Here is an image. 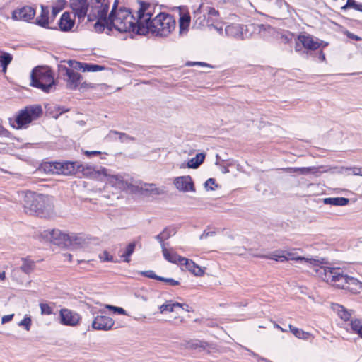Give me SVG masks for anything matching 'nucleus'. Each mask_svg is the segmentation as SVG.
<instances>
[{
  "label": "nucleus",
  "instance_id": "obj_17",
  "mask_svg": "<svg viewBox=\"0 0 362 362\" xmlns=\"http://www.w3.org/2000/svg\"><path fill=\"white\" fill-rule=\"evenodd\" d=\"M136 191L140 192L143 195H160L165 193L163 188L156 187L155 184L144 183L140 187H136Z\"/></svg>",
  "mask_w": 362,
  "mask_h": 362
},
{
  "label": "nucleus",
  "instance_id": "obj_2",
  "mask_svg": "<svg viewBox=\"0 0 362 362\" xmlns=\"http://www.w3.org/2000/svg\"><path fill=\"white\" fill-rule=\"evenodd\" d=\"M176 21L171 14L160 12L153 19L148 26H141L138 30V35H147L151 34L154 37L165 38L175 30Z\"/></svg>",
  "mask_w": 362,
  "mask_h": 362
},
{
  "label": "nucleus",
  "instance_id": "obj_24",
  "mask_svg": "<svg viewBox=\"0 0 362 362\" xmlns=\"http://www.w3.org/2000/svg\"><path fill=\"white\" fill-rule=\"evenodd\" d=\"M35 24L44 28H49V8L47 6L41 5V13L40 16L36 18Z\"/></svg>",
  "mask_w": 362,
  "mask_h": 362
},
{
  "label": "nucleus",
  "instance_id": "obj_6",
  "mask_svg": "<svg viewBox=\"0 0 362 362\" xmlns=\"http://www.w3.org/2000/svg\"><path fill=\"white\" fill-rule=\"evenodd\" d=\"M40 238L59 246H68L72 244H80L81 238L75 235L62 233L59 230H46L40 233Z\"/></svg>",
  "mask_w": 362,
  "mask_h": 362
},
{
  "label": "nucleus",
  "instance_id": "obj_16",
  "mask_svg": "<svg viewBox=\"0 0 362 362\" xmlns=\"http://www.w3.org/2000/svg\"><path fill=\"white\" fill-rule=\"evenodd\" d=\"M175 187L182 192H195L194 182L189 175L177 177L173 182Z\"/></svg>",
  "mask_w": 362,
  "mask_h": 362
},
{
  "label": "nucleus",
  "instance_id": "obj_54",
  "mask_svg": "<svg viewBox=\"0 0 362 362\" xmlns=\"http://www.w3.org/2000/svg\"><path fill=\"white\" fill-rule=\"evenodd\" d=\"M155 239L160 243L162 250L166 249V245H168V243H165V240L164 239L163 235H162L161 233L156 235Z\"/></svg>",
  "mask_w": 362,
  "mask_h": 362
},
{
  "label": "nucleus",
  "instance_id": "obj_49",
  "mask_svg": "<svg viewBox=\"0 0 362 362\" xmlns=\"http://www.w3.org/2000/svg\"><path fill=\"white\" fill-rule=\"evenodd\" d=\"M110 133L119 135V139L121 142H124L126 140H129V141L134 140V137L130 136L129 135H128L125 133H123V132H119L117 131H111Z\"/></svg>",
  "mask_w": 362,
  "mask_h": 362
},
{
  "label": "nucleus",
  "instance_id": "obj_13",
  "mask_svg": "<svg viewBox=\"0 0 362 362\" xmlns=\"http://www.w3.org/2000/svg\"><path fill=\"white\" fill-rule=\"evenodd\" d=\"M70 7L73 10L75 16L79 20H83L88 16L89 3L88 0H70Z\"/></svg>",
  "mask_w": 362,
  "mask_h": 362
},
{
  "label": "nucleus",
  "instance_id": "obj_42",
  "mask_svg": "<svg viewBox=\"0 0 362 362\" xmlns=\"http://www.w3.org/2000/svg\"><path fill=\"white\" fill-rule=\"evenodd\" d=\"M351 328L362 338V320L357 319L351 320Z\"/></svg>",
  "mask_w": 362,
  "mask_h": 362
},
{
  "label": "nucleus",
  "instance_id": "obj_21",
  "mask_svg": "<svg viewBox=\"0 0 362 362\" xmlns=\"http://www.w3.org/2000/svg\"><path fill=\"white\" fill-rule=\"evenodd\" d=\"M322 168H324V167L288 168L286 170L288 173L299 172L302 175L313 174L318 177L322 173L327 171V170H320Z\"/></svg>",
  "mask_w": 362,
  "mask_h": 362
},
{
  "label": "nucleus",
  "instance_id": "obj_61",
  "mask_svg": "<svg viewBox=\"0 0 362 362\" xmlns=\"http://www.w3.org/2000/svg\"><path fill=\"white\" fill-rule=\"evenodd\" d=\"M209 185H215V179L214 178H209L206 182H205V187L207 189V190L210 189V190H213L214 188L211 187H209Z\"/></svg>",
  "mask_w": 362,
  "mask_h": 362
},
{
  "label": "nucleus",
  "instance_id": "obj_55",
  "mask_svg": "<svg viewBox=\"0 0 362 362\" xmlns=\"http://www.w3.org/2000/svg\"><path fill=\"white\" fill-rule=\"evenodd\" d=\"M356 4L357 2L355 0H347L346 4L341 8V10H346L350 8H355Z\"/></svg>",
  "mask_w": 362,
  "mask_h": 362
},
{
  "label": "nucleus",
  "instance_id": "obj_36",
  "mask_svg": "<svg viewBox=\"0 0 362 362\" xmlns=\"http://www.w3.org/2000/svg\"><path fill=\"white\" fill-rule=\"evenodd\" d=\"M12 59V55L7 52H4L3 54L0 55V71L6 73L7 66L11 62Z\"/></svg>",
  "mask_w": 362,
  "mask_h": 362
},
{
  "label": "nucleus",
  "instance_id": "obj_53",
  "mask_svg": "<svg viewBox=\"0 0 362 362\" xmlns=\"http://www.w3.org/2000/svg\"><path fill=\"white\" fill-rule=\"evenodd\" d=\"M159 281L168 283L170 286H177L180 284V282L178 281L175 280L172 278H165L160 276Z\"/></svg>",
  "mask_w": 362,
  "mask_h": 362
},
{
  "label": "nucleus",
  "instance_id": "obj_3",
  "mask_svg": "<svg viewBox=\"0 0 362 362\" xmlns=\"http://www.w3.org/2000/svg\"><path fill=\"white\" fill-rule=\"evenodd\" d=\"M30 86L41 89L45 93L55 90L57 82L54 74L48 66H37L30 74Z\"/></svg>",
  "mask_w": 362,
  "mask_h": 362
},
{
  "label": "nucleus",
  "instance_id": "obj_40",
  "mask_svg": "<svg viewBox=\"0 0 362 362\" xmlns=\"http://www.w3.org/2000/svg\"><path fill=\"white\" fill-rule=\"evenodd\" d=\"M45 109L47 115H49L56 119L59 117V114L57 110V109H59L58 105L45 104Z\"/></svg>",
  "mask_w": 362,
  "mask_h": 362
},
{
  "label": "nucleus",
  "instance_id": "obj_57",
  "mask_svg": "<svg viewBox=\"0 0 362 362\" xmlns=\"http://www.w3.org/2000/svg\"><path fill=\"white\" fill-rule=\"evenodd\" d=\"M100 257L105 262H115L113 260V257L109 255V253L107 251H104L103 254L100 256Z\"/></svg>",
  "mask_w": 362,
  "mask_h": 362
},
{
  "label": "nucleus",
  "instance_id": "obj_37",
  "mask_svg": "<svg viewBox=\"0 0 362 362\" xmlns=\"http://www.w3.org/2000/svg\"><path fill=\"white\" fill-rule=\"evenodd\" d=\"M9 124L14 129L23 128V109L18 110L15 119L9 118Z\"/></svg>",
  "mask_w": 362,
  "mask_h": 362
},
{
  "label": "nucleus",
  "instance_id": "obj_25",
  "mask_svg": "<svg viewBox=\"0 0 362 362\" xmlns=\"http://www.w3.org/2000/svg\"><path fill=\"white\" fill-rule=\"evenodd\" d=\"M181 261H182V265H185L186 269L195 276H202L204 274V270L192 260L184 257Z\"/></svg>",
  "mask_w": 362,
  "mask_h": 362
},
{
  "label": "nucleus",
  "instance_id": "obj_10",
  "mask_svg": "<svg viewBox=\"0 0 362 362\" xmlns=\"http://www.w3.org/2000/svg\"><path fill=\"white\" fill-rule=\"evenodd\" d=\"M59 72L66 81V87L71 90H75L81 83L82 76L80 74L75 72L64 65L59 66Z\"/></svg>",
  "mask_w": 362,
  "mask_h": 362
},
{
  "label": "nucleus",
  "instance_id": "obj_29",
  "mask_svg": "<svg viewBox=\"0 0 362 362\" xmlns=\"http://www.w3.org/2000/svg\"><path fill=\"white\" fill-rule=\"evenodd\" d=\"M97 21L94 24V29L98 33H103L105 28H107L110 31H112L113 27L110 22H109V16L105 17V19H96Z\"/></svg>",
  "mask_w": 362,
  "mask_h": 362
},
{
  "label": "nucleus",
  "instance_id": "obj_31",
  "mask_svg": "<svg viewBox=\"0 0 362 362\" xmlns=\"http://www.w3.org/2000/svg\"><path fill=\"white\" fill-rule=\"evenodd\" d=\"M323 203L327 205L346 206L349 203V199L346 197H328L323 199Z\"/></svg>",
  "mask_w": 362,
  "mask_h": 362
},
{
  "label": "nucleus",
  "instance_id": "obj_30",
  "mask_svg": "<svg viewBox=\"0 0 362 362\" xmlns=\"http://www.w3.org/2000/svg\"><path fill=\"white\" fill-rule=\"evenodd\" d=\"M284 257H286V261H288L289 259H291V260H296V261H298V262H310L312 263L313 262H315L316 261L315 259H306L303 257H301V256H299L296 254V250L293 249L291 251H288V250H284Z\"/></svg>",
  "mask_w": 362,
  "mask_h": 362
},
{
  "label": "nucleus",
  "instance_id": "obj_28",
  "mask_svg": "<svg viewBox=\"0 0 362 362\" xmlns=\"http://www.w3.org/2000/svg\"><path fill=\"white\" fill-rule=\"evenodd\" d=\"M347 284L345 286V289L350 291L351 293H356L362 288V283L357 279L352 276L348 277Z\"/></svg>",
  "mask_w": 362,
  "mask_h": 362
},
{
  "label": "nucleus",
  "instance_id": "obj_64",
  "mask_svg": "<svg viewBox=\"0 0 362 362\" xmlns=\"http://www.w3.org/2000/svg\"><path fill=\"white\" fill-rule=\"evenodd\" d=\"M13 315H14L13 314H11V315H7L3 316L1 318L2 324L10 322L13 319Z\"/></svg>",
  "mask_w": 362,
  "mask_h": 362
},
{
  "label": "nucleus",
  "instance_id": "obj_47",
  "mask_svg": "<svg viewBox=\"0 0 362 362\" xmlns=\"http://www.w3.org/2000/svg\"><path fill=\"white\" fill-rule=\"evenodd\" d=\"M337 312L339 317L345 321L349 320L350 319L351 314L343 306L337 305Z\"/></svg>",
  "mask_w": 362,
  "mask_h": 362
},
{
  "label": "nucleus",
  "instance_id": "obj_22",
  "mask_svg": "<svg viewBox=\"0 0 362 362\" xmlns=\"http://www.w3.org/2000/svg\"><path fill=\"white\" fill-rule=\"evenodd\" d=\"M179 35L180 36L186 35L189 31V27L191 23V16L189 13H180L179 18Z\"/></svg>",
  "mask_w": 362,
  "mask_h": 362
},
{
  "label": "nucleus",
  "instance_id": "obj_45",
  "mask_svg": "<svg viewBox=\"0 0 362 362\" xmlns=\"http://www.w3.org/2000/svg\"><path fill=\"white\" fill-rule=\"evenodd\" d=\"M41 314L45 315H49L53 313V308L50 304L41 303H40Z\"/></svg>",
  "mask_w": 362,
  "mask_h": 362
},
{
  "label": "nucleus",
  "instance_id": "obj_44",
  "mask_svg": "<svg viewBox=\"0 0 362 362\" xmlns=\"http://www.w3.org/2000/svg\"><path fill=\"white\" fill-rule=\"evenodd\" d=\"M176 233V228L173 226H168L165 228L161 232L165 240H168L171 236L175 235Z\"/></svg>",
  "mask_w": 362,
  "mask_h": 362
},
{
  "label": "nucleus",
  "instance_id": "obj_4",
  "mask_svg": "<svg viewBox=\"0 0 362 362\" xmlns=\"http://www.w3.org/2000/svg\"><path fill=\"white\" fill-rule=\"evenodd\" d=\"M109 22L113 29L119 33L132 32L136 34L138 17H135L129 8L124 6L119 8L117 13L114 17H109Z\"/></svg>",
  "mask_w": 362,
  "mask_h": 362
},
{
  "label": "nucleus",
  "instance_id": "obj_41",
  "mask_svg": "<svg viewBox=\"0 0 362 362\" xmlns=\"http://www.w3.org/2000/svg\"><path fill=\"white\" fill-rule=\"evenodd\" d=\"M35 16V8L33 6H24V21H29L34 18Z\"/></svg>",
  "mask_w": 362,
  "mask_h": 362
},
{
  "label": "nucleus",
  "instance_id": "obj_62",
  "mask_svg": "<svg viewBox=\"0 0 362 362\" xmlns=\"http://www.w3.org/2000/svg\"><path fill=\"white\" fill-rule=\"evenodd\" d=\"M349 170L352 171V173L354 175L362 176V168L354 167V168H350Z\"/></svg>",
  "mask_w": 362,
  "mask_h": 362
},
{
  "label": "nucleus",
  "instance_id": "obj_14",
  "mask_svg": "<svg viewBox=\"0 0 362 362\" xmlns=\"http://www.w3.org/2000/svg\"><path fill=\"white\" fill-rule=\"evenodd\" d=\"M60 322L67 326H76L81 320L80 315L69 309L63 308L59 312Z\"/></svg>",
  "mask_w": 362,
  "mask_h": 362
},
{
  "label": "nucleus",
  "instance_id": "obj_56",
  "mask_svg": "<svg viewBox=\"0 0 362 362\" xmlns=\"http://www.w3.org/2000/svg\"><path fill=\"white\" fill-rule=\"evenodd\" d=\"M118 4H119V1L118 0H115V2L113 4L112 8V10H111L110 14L108 15V16L110 17V18L114 17V16H115V14L117 13V11L119 10V8H118Z\"/></svg>",
  "mask_w": 362,
  "mask_h": 362
},
{
  "label": "nucleus",
  "instance_id": "obj_35",
  "mask_svg": "<svg viewBox=\"0 0 362 362\" xmlns=\"http://www.w3.org/2000/svg\"><path fill=\"white\" fill-rule=\"evenodd\" d=\"M205 154L203 153H199L196 155L195 157L192 158L187 163V167L189 168L196 169L197 168L204 160Z\"/></svg>",
  "mask_w": 362,
  "mask_h": 362
},
{
  "label": "nucleus",
  "instance_id": "obj_43",
  "mask_svg": "<svg viewBox=\"0 0 362 362\" xmlns=\"http://www.w3.org/2000/svg\"><path fill=\"white\" fill-rule=\"evenodd\" d=\"M83 66H84L83 71L95 72V71H103L105 69V67L104 66L90 64V63H85V64H83Z\"/></svg>",
  "mask_w": 362,
  "mask_h": 362
},
{
  "label": "nucleus",
  "instance_id": "obj_26",
  "mask_svg": "<svg viewBox=\"0 0 362 362\" xmlns=\"http://www.w3.org/2000/svg\"><path fill=\"white\" fill-rule=\"evenodd\" d=\"M204 11L205 13L207 14L206 26L210 27L218 21L219 13L214 8L210 6H204Z\"/></svg>",
  "mask_w": 362,
  "mask_h": 362
},
{
  "label": "nucleus",
  "instance_id": "obj_46",
  "mask_svg": "<svg viewBox=\"0 0 362 362\" xmlns=\"http://www.w3.org/2000/svg\"><path fill=\"white\" fill-rule=\"evenodd\" d=\"M68 64L71 67L70 69H72L74 71V70H82L83 71H84L83 64H85V62H77L75 60H69Z\"/></svg>",
  "mask_w": 362,
  "mask_h": 362
},
{
  "label": "nucleus",
  "instance_id": "obj_48",
  "mask_svg": "<svg viewBox=\"0 0 362 362\" xmlns=\"http://www.w3.org/2000/svg\"><path fill=\"white\" fill-rule=\"evenodd\" d=\"M35 267V264L33 261L28 259H24V273H30L34 270Z\"/></svg>",
  "mask_w": 362,
  "mask_h": 362
},
{
  "label": "nucleus",
  "instance_id": "obj_51",
  "mask_svg": "<svg viewBox=\"0 0 362 362\" xmlns=\"http://www.w3.org/2000/svg\"><path fill=\"white\" fill-rule=\"evenodd\" d=\"M140 274H141V275H142L145 277L152 279H156L158 281H159L160 277V276L156 275L152 270L141 272Z\"/></svg>",
  "mask_w": 362,
  "mask_h": 362
},
{
  "label": "nucleus",
  "instance_id": "obj_20",
  "mask_svg": "<svg viewBox=\"0 0 362 362\" xmlns=\"http://www.w3.org/2000/svg\"><path fill=\"white\" fill-rule=\"evenodd\" d=\"M209 343L206 341H204L197 339H189V340H184L179 344V348L186 349H201L204 350L206 347L209 346Z\"/></svg>",
  "mask_w": 362,
  "mask_h": 362
},
{
  "label": "nucleus",
  "instance_id": "obj_33",
  "mask_svg": "<svg viewBox=\"0 0 362 362\" xmlns=\"http://www.w3.org/2000/svg\"><path fill=\"white\" fill-rule=\"evenodd\" d=\"M162 252L164 258L169 262L182 264L181 259H184L183 257L180 256L176 252H170L167 248L163 250Z\"/></svg>",
  "mask_w": 362,
  "mask_h": 362
},
{
  "label": "nucleus",
  "instance_id": "obj_7",
  "mask_svg": "<svg viewBox=\"0 0 362 362\" xmlns=\"http://www.w3.org/2000/svg\"><path fill=\"white\" fill-rule=\"evenodd\" d=\"M93 175H103L105 177V181L110 184L112 187H115L121 190L130 189L133 187V185L129 182L127 179H125L124 176L120 175H111L109 173V170L105 168H101L100 170H95Z\"/></svg>",
  "mask_w": 362,
  "mask_h": 362
},
{
  "label": "nucleus",
  "instance_id": "obj_39",
  "mask_svg": "<svg viewBox=\"0 0 362 362\" xmlns=\"http://www.w3.org/2000/svg\"><path fill=\"white\" fill-rule=\"evenodd\" d=\"M58 162L54 163H45L42 165L41 168L47 174H59L58 166H57Z\"/></svg>",
  "mask_w": 362,
  "mask_h": 362
},
{
  "label": "nucleus",
  "instance_id": "obj_32",
  "mask_svg": "<svg viewBox=\"0 0 362 362\" xmlns=\"http://www.w3.org/2000/svg\"><path fill=\"white\" fill-rule=\"evenodd\" d=\"M258 257L274 259L277 262H286V257H284V252L282 250H276L269 255H257Z\"/></svg>",
  "mask_w": 362,
  "mask_h": 362
},
{
  "label": "nucleus",
  "instance_id": "obj_5",
  "mask_svg": "<svg viewBox=\"0 0 362 362\" xmlns=\"http://www.w3.org/2000/svg\"><path fill=\"white\" fill-rule=\"evenodd\" d=\"M316 272L325 281L336 288L345 289L349 276L339 269L321 267Z\"/></svg>",
  "mask_w": 362,
  "mask_h": 362
},
{
  "label": "nucleus",
  "instance_id": "obj_18",
  "mask_svg": "<svg viewBox=\"0 0 362 362\" xmlns=\"http://www.w3.org/2000/svg\"><path fill=\"white\" fill-rule=\"evenodd\" d=\"M194 25L193 28H202L206 25V16L204 11V6L201 4L193 13Z\"/></svg>",
  "mask_w": 362,
  "mask_h": 362
},
{
  "label": "nucleus",
  "instance_id": "obj_63",
  "mask_svg": "<svg viewBox=\"0 0 362 362\" xmlns=\"http://www.w3.org/2000/svg\"><path fill=\"white\" fill-rule=\"evenodd\" d=\"M215 233H216L215 231H207L205 230L203 232V233L201 235L200 239L206 238L209 236H213L215 235Z\"/></svg>",
  "mask_w": 362,
  "mask_h": 362
},
{
  "label": "nucleus",
  "instance_id": "obj_60",
  "mask_svg": "<svg viewBox=\"0 0 362 362\" xmlns=\"http://www.w3.org/2000/svg\"><path fill=\"white\" fill-rule=\"evenodd\" d=\"M277 4L279 8L286 9L287 11H288L289 5L286 1L277 0Z\"/></svg>",
  "mask_w": 362,
  "mask_h": 362
},
{
  "label": "nucleus",
  "instance_id": "obj_15",
  "mask_svg": "<svg viewBox=\"0 0 362 362\" xmlns=\"http://www.w3.org/2000/svg\"><path fill=\"white\" fill-rule=\"evenodd\" d=\"M114 325L115 322L111 317L104 315H98L94 318L91 326L92 328L95 330L107 331L111 329Z\"/></svg>",
  "mask_w": 362,
  "mask_h": 362
},
{
  "label": "nucleus",
  "instance_id": "obj_50",
  "mask_svg": "<svg viewBox=\"0 0 362 362\" xmlns=\"http://www.w3.org/2000/svg\"><path fill=\"white\" fill-rule=\"evenodd\" d=\"M159 309H160V311L161 313H163L165 311H169V312L174 311L171 300L167 301L165 303L160 305Z\"/></svg>",
  "mask_w": 362,
  "mask_h": 362
},
{
  "label": "nucleus",
  "instance_id": "obj_27",
  "mask_svg": "<svg viewBox=\"0 0 362 362\" xmlns=\"http://www.w3.org/2000/svg\"><path fill=\"white\" fill-rule=\"evenodd\" d=\"M243 26L240 24H230L226 27V35L233 37H239L243 35Z\"/></svg>",
  "mask_w": 362,
  "mask_h": 362
},
{
  "label": "nucleus",
  "instance_id": "obj_52",
  "mask_svg": "<svg viewBox=\"0 0 362 362\" xmlns=\"http://www.w3.org/2000/svg\"><path fill=\"white\" fill-rule=\"evenodd\" d=\"M12 18L13 20H21L23 18V8L13 11L12 13Z\"/></svg>",
  "mask_w": 362,
  "mask_h": 362
},
{
  "label": "nucleus",
  "instance_id": "obj_1",
  "mask_svg": "<svg viewBox=\"0 0 362 362\" xmlns=\"http://www.w3.org/2000/svg\"><path fill=\"white\" fill-rule=\"evenodd\" d=\"M24 213L45 218L52 217L54 214L52 198L27 191L24 194Z\"/></svg>",
  "mask_w": 362,
  "mask_h": 362
},
{
  "label": "nucleus",
  "instance_id": "obj_9",
  "mask_svg": "<svg viewBox=\"0 0 362 362\" xmlns=\"http://www.w3.org/2000/svg\"><path fill=\"white\" fill-rule=\"evenodd\" d=\"M139 8L137 11V28L136 35H138V30L141 26H148L153 21V16L154 13L155 6H152L151 4L140 1H139Z\"/></svg>",
  "mask_w": 362,
  "mask_h": 362
},
{
  "label": "nucleus",
  "instance_id": "obj_11",
  "mask_svg": "<svg viewBox=\"0 0 362 362\" xmlns=\"http://www.w3.org/2000/svg\"><path fill=\"white\" fill-rule=\"evenodd\" d=\"M89 13L88 21H94L96 19H105L108 17L107 13L110 8V3H103L98 5H89Z\"/></svg>",
  "mask_w": 362,
  "mask_h": 362
},
{
  "label": "nucleus",
  "instance_id": "obj_12",
  "mask_svg": "<svg viewBox=\"0 0 362 362\" xmlns=\"http://www.w3.org/2000/svg\"><path fill=\"white\" fill-rule=\"evenodd\" d=\"M43 113L40 105H28L24 107V129L33 121L37 119Z\"/></svg>",
  "mask_w": 362,
  "mask_h": 362
},
{
  "label": "nucleus",
  "instance_id": "obj_19",
  "mask_svg": "<svg viewBox=\"0 0 362 362\" xmlns=\"http://www.w3.org/2000/svg\"><path fill=\"white\" fill-rule=\"evenodd\" d=\"M298 40L307 50V52L308 51L317 50L321 46L320 42L314 40L313 37L309 35H299Z\"/></svg>",
  "mask_w": 362,
  "mask_h": 362
},
{
  "label": "nucleus",
  "instance_id": "obj_59",
  "mask_svg": "<svg viewBox=\"0 0 362 362\" xmlns=\"http://www.w3.org/2000/svg\"><path fill=\"white\" fill-rule=\"evenodd\" d=\"M31 325V318L29 316H24V328L29 330Z\"/></svg>",
  "mask_w": 362,
  "mask_h": 362
},
{
  "label": "nucleus",
  "instance_id": "obj_38",
  "mask_svg": "<svg viewBox=\"0 0 362 362\" xmlns=\"http://www.w3.org/2000/svg\"><path fill=\"white\" fill-rule=\"evenodd\" d=\"M136 247L134 242L130 243L127 245L125 252L121 255V257L123 258L124 262L129 263L131 261L130 257L134 253Z\"/></svg>",
  "mask_w": 362,
  "mask_h": 362
},
{
  "label": "nucleus",
  "instance_id": "obj_8",
  "mask_svg": "<svg viewBox=\"0 0 362 362\" xmlns=\"http://www.w3.org/2000/svg\"><path fill=\"white\" fill-rule=\"evenodd\" d=\"M59 174L64 175H71L81 172L84 175H93L95 169L91 167H84L78 162L66 161L63 163L58 162Z\"/></svg>",
  "mask_w": 362,
  "mask_h": 362
},
{
  "label": "nucleus",
  "instance_id": "obj_23",
  "mask_svg": "<svg viewBox=\"0 0 362 362\" xmlns=\"http://www.w3.org/2000/svg\"><path fill=\"white\" fill-rule=\"evenodd\" d=\"M75 21L71 18L69 12H64L59 21V26L62 31L67 32L71 30L74 25Z\"/></svg>",
  "mask_w": 362,
  "mask_h": 362
},
{
  "label": "nucleus",
  "instance_id": "obj_34",
  "mask_svg": "<svg viewBox=\"0 0 362 362\" xmlns=\"http://www.w3.org/2000/svg\"><path fill=\"white\" fill-rule=\"evenodd\" d=\"M288 328L289 330L293 333V334L298 339L308 340L313 338L312 334L305 332L297 327H295L291 325H288Z\"/></svg>",
  "mask_w": 362,
  "mask_h": 362
},
{
  "label": "nucleus",
  "instance_id": "obj_58",
  "mask_svg": "<svg viewBox=\"0 0 362 362\" xmlns=\"http://www.w3.org/2000/svg\"><path fill=\"white\" fill-rule=\"evenodd\" d=\"M345 34L347 36L348 38L349 39H351V40H356V41H360L361 40V37L349 32V31H346L345 32Z\"/></svg>",
  "mask_w": 362,
  "mask_h": 362
}]
</instances>
